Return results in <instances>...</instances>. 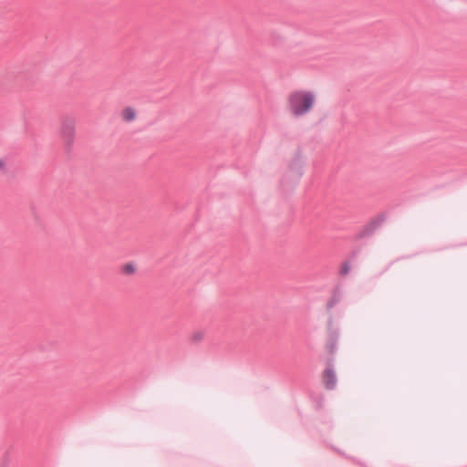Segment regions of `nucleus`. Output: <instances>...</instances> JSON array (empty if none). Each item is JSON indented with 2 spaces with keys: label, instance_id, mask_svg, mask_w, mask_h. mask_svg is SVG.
<instances>
[{
  "label": "nucleus",
  "instance_id": "1",
  "mask_svg": "<svg viewBox=\"0 0 467 467\" xmlns=\"http://www.w3.org/2000/svg\"><path fill=\"white\" fill-rule=\"evenodd\" d=\"M316 95L307 90H296L292 92L287 98V109L289 112L296 116H303L308 113L314 107Z\"/></svg>",
  "mask_w": 467,
  "mask_h": 467
},
{
  "label": "nucleus",
  "instance_id": "2",
  "mask_svg": "<svg viewBox=\"0 0 467 467\" xmlns=\"http://www.w3.org/2000/svg\"><path fill=\"white\" fill-rule=\"evenodd\" d=\"M60 137L66 147H70L76 137L75 120L69 118L64 119L60 124Z\"/></svg>",
  "mask_w": 467,
  "mask_h": 467
},
{
  "label": "nucleus",
  "instance_id": "3",
  "mask_svg": "<svg viewBox=\"0 0 467 467\" xmlns=\"http://www.w3.org/2000/svg\"><path fill=\"white\" fill-rule=\"evenodd\" d=\"M323 381L327 389H332L337 384V377L332 369H326L323 375Z\"/></svg>",
  "mask_w": 467,
  "mask_h": 467
},
{
  "label": "nucleus",
  "instance_id": "4",
  "mask_svg": "<svg viewBox=\"0 0 467 467\" xmlns=\"http://www.w3.org/2000/svg\"><path fill=\"white\" fill-rule=\"evenodd\" d=\"M120 116L124 121H133L137 117V112L134 108L127 107L121 110Z\"/></svg>",
  "mask_w": 467,
  "mask_h": 467
},
{
  "label": "nucleus",
  "instance_id": "5",
  "mask_svg": "<svg viewBox=\"0 0 467 467\" xmlns=\"http://www.w3.org/2000/svg\"><path fill=\"white\" fill-rule=\"evenodd\" d=\"M135 265L131 263L125 264L122 266V273L125 275H132L135 273Z\"/></svg>",
  "mask_w": 467,
  "mask_h": 467
},
{
  "label": "nucleus",
  "instance_id": "6",
  "mask_svg": "<svg viewBox=\"0 0 467 467\" xmlns=\"http://www.w3.org/2000/svg\"><path fill=\"white\" fill-rule=\"evenodd\" d=\"M5 168V161L0 159V171Z\"/></svg>",
  "mask_w": 467,
  "mask_h": 467
},
{
  "label": "nucleus",
  "instance_id": "7",
  "mask_svg": "<svg viewBox=\"0 0 467 467\" xmlns=\"http://www.w3.org/2000/svg\"><path fill=\"white\" fill-rule=\"evenodd\" d=\"M203 335L202 333H197L194 335V337L197 339V340H201L202 338Z\"/></svg>",
  "mask_w": 467,
  "mask_h": 467
}]
</instances>
